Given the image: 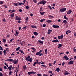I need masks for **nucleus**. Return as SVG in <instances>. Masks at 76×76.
Segmentation results:
<instances>
[{"instance_id":"nucleus-12","label":"nucleus","mask_w":76,"mask_h":76,"mask_svg":"<svg viewBox=\"0 0 76 76\" xmlns=\"http://www.w3.org/2000/svg\"><path fill=\"white\" fill-rule=\"evenodd\" d=\"M26 1V0H23V3H19L18 2V4H23V5H25V2Z\"/></svg>"},{"instance_id":"nucleus-23","label":"nucleus","mask_w":76,"mask_h":76,"mask_svg":"<svg viewBox=\"0 0 76 76\" xmlns=\"http://www.w3.org/2000/svg\"><path fill=\"white\" fill-rule=\"evenodd\" d=\"M58 45L59 46L58 47H57V48H61V47H62V45L61 44H59Z\"/></svg>"},{"instance_id":"nucleus-51","label":"nucleus","mask_w":76,"mask_h":76,"mask_svg":"<svg viewBox=\"0 0 76 76\" xmlns=\"http://www.w3.org/2000/svg\"><path fill=\"white\" fill-rule=\"evenodd\" d=\"M73 51H74V52H76V49H74V48H73Z\"/></svg>"},{"instance_id":"nucleus-63","label":"nucleus","mask_w":76,"mask_h":76,"mask_svg":"<svg viewBox=\"0 0 76 76\" xmlns=\"http://www.w3.org/2000/svg\"><path fill=\"white\" fill-rule=\"evenodd\" d=\"M43 76H48V75L44 74V75H43Z\"/></svg>"},{"instance_id":"nucleus-16","label":"nucleus","mask_w":76,"mask_h":76,"mask_svg":"<svg viewBox=\"0 0 76 76\" xmlns=\"http://www.w3.org/2000/svg\"><path fill=\"white\" fill-rule=\"evenodd\" d=\"M72 12V11L71 10H69L67 12V15H69L70 14V13Z\"/></svg>"},{"instance_id":"nucleus-28","label":"nucleus","mask_w":76,"mask_h":76,"mask_svg":"<svg viewBox=\"0 0 76 76\" xmlns=\"http://www.w3.org/2000/svg\"><path fill=\"white\" fill-rule=\"evenodd\" d=\"M64 19H65L66 20H68V19L67 18L66 16H65H65H64Z\"/></svg>"},{"instance_id":"nucleus-50","label":"nucleus","mask_w":76,"mask_h":76,"mask_svg":"<svg viewBox=\"0 0 76 76\" xmlns=\"http://www.w3.org/2000/svg\"><path fill=\"white\" fill-rule=\"evenodd\" d=\"M3 4V2L2 1H0V4Z\"/></svg>"},{"instance_id":"nucleus-30","label":"nucleus","mask_w":76,"mask_h":76,"mask_svg":"<svg viewBox=\"0 0 76 76\" xmlns=\"http://www.w3.org/2000/svg\"><path fill=\"white\" fill-rule=\"evenodd\" d=\"M30 27H31L32 28H36V26H30Z\"/></svg>"},{"instance_id":"nucleus-9","label":"nucleus","mask_w":76,"mask_h":76,"mask_svg":"<svg viewBox=\"0 0 76 76\" xmlns=\"http://www.w3.org/2000/svg\"><path fill=\"white\" fill-rule=\"evenodd\" d=\"M52 27L54 28H59V26H58L53 25H52Z\"/></svg>"},{"instance_id":"nucleus-21","label":"nucleus","mask_w":76,"mask_h":76,"mask_svg":"<svg viewBox=\"0 0 76 76\" xmlns=\"http://www.w3.org/2000/svg\"><path fill=\"white\" fill-rule=\"evenodd\" d=\"M60 70L59 69V68H57V69H55V71H56L57 72H59V70Z\"/></svg>"},{"instance_id":"nucleus-55","label":"nucleus","mask_w":76,"mask_h":76,"mask_svg":"<svg viewBox=\"0 0 76 76\" xmlns=\"http://www.w3.org/2000/svg\"><path fill=\"white\" fill-rule=\"evenodd\" d=\"M9 75H11L12 74V71L9 72Z\"/></svg>"},{"instance_id":"nucleus-52","label":"nucleus","mask_w":76,"mask_h":76,"mask_svg":"<svg viewBox=\"0 0 76 76\" xmlns=\"http://www.w3.org/2000/svg\"><path fill=\"white\" fill-rule=\"evenodd\" d=\"M37 76H42L40 74H37Z\"/></svg>"},{"instance_id":"nucleus-49","label":"nucleus","mask_w":76,"mask_h":76,"mask_svg":"<svg viewBox=\"0 0 76 76\" xmlns=\"http://www.w3.org/2000/svg\"><path fill=\"white\" fill-rule=\"evenodd\" d=\"M2 21H3L4 22H6V19H5V18L4 19L2 20Z\"/></svg>"},{"instance_id":"nucleus-3","label":"nucleus","mask_w":76,"mask_h":76,"mask_svg":"<svg viewBox=\"0 0 76 76\" xmlns=\"http://www.w3.org/2000/svg\"><path fill=\"white\" fill-rule=\"evenodd\" d=\"M41 52H42V50H40L39 52L36 53V56H43V53H41Z\"/></svg>"},{"instance_id":"nucleus-15","label":"nucleus","mask_w":76,"mask_h":76,"mask_svg":"<svg viewBox=\"0 0 76 76\" xmlns=\"http://www.w3.org/2000/svg\"><path fill=\"white\" fill-rule=\"evenodd\" d=\"M12 62H13L14 64H16L18 62V61H12Z\"/></svg>"},{"instance_id":"nucleus-35","label":"nucleus","mask_w":76,"mask_h":76,"mask_svg":"<svg viewBox=\"0 0 76 76\" xmlns=\"http://www.w3.org/2000/svg\"><path fill=\"white\" fill-rule=\"evenodd\" d=\"M3 42H4V43H6V39H3Z\"/></svg>"},{"instance_id":"nucleus-42","label":"nucleus","mask_w":76,"mask_h":76,"mask_svg":"<svg viewBox=\"0 0 76 76\" xmlns=\"http://www.w3.org/2000/svg\"><path fill=\"white\" fill-rule=\"evenodd\" d=\"M41 66L44 67L45 68H46V66H45V65H42Z\"/></svg>"},{"instance_id":"nucleus-18","label":"nucleus","mask_w":76,"mask_h":76,"mask_svg":"<svg viewBox=\"0 0 76 76\" xmlns=\"http://www.w3.org/2000/svg\"><path fill=\"white\" fill-rule=\"evenodd\" d=\"M71 31H70V30H68L67 31H66V34L68 35V34L67 33H71Z\"/></svg>"},{"instance_id":"nucleus-34","label":"nucleus","mask_w":76,"mask_h":76,"mask_svg":"<svg viewBox=\"0 0 76 76\" xmlns=\"http://www.w3.org/2000/svg\"><path fill=\"white\" fill-rule=\"evenodd\" d=\"M6 50H4V55H5L6 54Z\"/></svg>"},{"instance_id":"nucleus-37","label":"nucleus","mask_w":76,"mask_h":76,"mask_svg":"<svg viewBox=\"0 0 76 76\" xmlns=\"http://www.w3.org/2000/svg\"><path fill=\"white\" fill-rule=\"evenodd\" d=\"M20 48V47H18V48H17L16 49V51H18V50H19V48Z\"/></svg>"},{"instance_id":"nucleus-24","label":"nucleus","mask_w":76,"mask_h":76,"mask_svg":"<svg viewBox=\"0 0 76 76\" xmlns=\"http://www.w3.org/2000/svg\"><path fill=\"white\" fill-rule=\"evenodd\" d=\"M23 68L24 70H26L27 69V67L25 65L24 66H23Z\"/></svg>"},{"instance_id":"nucleus-33","label":"nucleus","mask_w":76,"mask_h":76,"mask_svg":"<svg viewBox=\"0 0 76 76\" xmlns=\"http://www.w3.org/2000/svg\"><path fill=\"white\" fill-rule=\"evenodd\" d=\"M46 22H47L48 23H51V21L50 20H48Z\"/></svg>"},{"instance_id":"nucleus-60","label":"nucleus","mask_w":76,"mask_h":76,"mask_svg":"<svg viewBox=\"0 0 76 76\" xmlns=\"http://www.w3.org/2000/svg\"><path fill=\"white\" fill-rule=\"evenodd\" d=\"M49 73H52V72L51 71H49Z\"/></svg>"},{"instance_id":"nucleus-45","label":"nucleus","mask_w":76,"mask_h":76,"mask_svg":"<svg viewBox=\"0 0 76 76\" xmlns=\"http://www.w3.org/2000/svg\"><path fill=\"white\" fill-rule=\"evenodd\" d=\"M23 28L24 29H27V26H24V27H23Z\"/></svg>"},{"instance_id":"nucleus-6","label":"nucleus","mask_w":76,"mask_h":76,"mask_svg":"<svg viewBox=\"0 0 76 76\" xmlns=\"http://www.w3.org/2000/svg\"><path fill=\"white\" fill-rule=\"evenodd\" d=\"M35 73H36V72L33 71L28 72V75H30L31 74H35Z\"/></svg>"},{"instance_id":"nucleus-64","label":"nucleus","mask_w":76,"mask_h":76,"mask_svg":"<svg viewBox=\"0 0 76 76\" xmlns=\"http://www.w3.org/2000/svg\"><path fill=\"white\" fill-rule=\"evenodd\" d=\"M49 66H51V63H49Z\"/></svg>"},{"instance_id":"nucleus-7","label":"nucleus","mask_w":76,"mask_h":76,"mask_svg":"<svg viewBox=\"0 0 76 76\" xmlns=\"http://www.w3.org/2000/svg\"><path fill=\"white\" fill-rule=\"evenodd\" d=\"M6 61H9V62H12V61H17L16 60V59L15 60H13L12 59H7V60H6Z\"/></svg>"},{"instance_id":"nucleus-41","label":"nucleus","mask_w":76,"mask_h":76,"mask_svg":"<svg viewBox=\"0 0 76 76\" xmlns=\"http://www.w3.org/2000/svg\"><path fill=\"white\" fill-rule=\"evenodd\" d=\"M30 7H28V6H25V8H26V9L27 10H28V8H29Z\"/></svg>"},{"instance_id":"nucleus-10","label":"nucleus","mask_w":76,"mask_h":76,"mask_svg":"<svg viewBox=\"0 0 76 76\" xmlns=\"http://www.w3.org/2000/svg\"><path fill=\"white\" fill-rule=\"evenodd\" d=\"M12 66L10 65V66L8 67L7 68V69H8L9 70V71H12Z\"/></svg>"},{"instance_id":"nucleus-27","label":"nucleus","mask_w":76,"mask_h":76,"mask_svg":"<svg viewBox=\"0 0 76 76\" xmlns=\"http://www.w3.org/2000/svg\"><path fill=\"white\" fill-rule=\"evenodd\" d=\"M14 14V13H12V14L11 15H10V17H11V18H13Z\"/></svg>"},{"instance_id":"nucleus-13","label":"nucleus","mask_w":76,"mask_h":76,"mask_svg":"<svg viewBox=\"0 0 76 76\" xmlns=\"http://www.w3.org/2000/svg\"><path fill=\"white\" fill-rule=\"evenodd\" d=\"M52 42L53 43H57L59 42V41L57 39H56L52 41Z\"/></svg>"},{"instance_id":"nucleus-1","label":"nucleus","mask_w":76,"mask_h":76,"mask_svg":"<svg viewBox=\"0 0 76 76\" xmlns=\"http://www.w3.org/2000/svg\"><path fill=\"white\" fill-rule=\"evenodd\" d=\"M30 58V56H28V57L25 58V60L31 62L32 61H33V58Z\"/></svg>"},{"instance_id":"nucleus-26","label":"nucleus","mask_w":76,"mask_h":76,"mask_svg":"<svg viewBox=\"0 0 76 76\" xmlns=\"http://www.w3.org/2000/svg\"><path fill=\"white\" fill-rule=\"evenodd\" d=\"M69 74H70V73H69L68 72H65V73H64V75H69Z\"/></svg>"},{"instance_id":"nucleus-61","label":"nucleus","mask_w":76,"mask_h":76,"mask_svg":"<svg viewBox=\"0 0 76 76\" xmlns=\"http://www.w3.org/2000/svg\"><path fill=\"white\" fill-rule=\"evenodd\" d=\"M40 64H45V63L42 62L41 63H40Z\"/></svg>"},{"instance_id":"nucleus-11","label":"nucleus","mask_w":76,"mask_h":76,"mask_svg":"<svg viewBox=\"0 0 76 76\" xmlns=\"http://www.w3.org/2000/svg\"><path fill=\"white\" fill-rule=\"evenodd\" d=\"M48 32H47V34H50L51 32L52 31V30H50V29H49L48 30Z\"/></svg>"},{"instance_id":"nucleus-59","label":"nucleus","mask_w":76,"mask_h":76,"mask_svg":"<svg viewBox=\"0 0 76 76\" xmlns=\"http://www.w3.org/2000/svg\"><path fill=\"white\" fill-rule=\"evenodd\" d=\"M20 45H21V46H23V43L22 42H21V43H20Z\"/></svg>"},{"instance_id":"nucleus-44","label":"nucleus","mask_w":76,"mask_h":76,"mask_svg":"<svg viewBox=\"0 0 76 76\" xmlns=\"http://www.w3.org/2000/svg\"><path fill=\"white\" fill-rule=\"evenodd\" d=\"M65 63L64 62H62V66H63L64 65H65Z\"/></svg>"},{"instance_id":"nucleus-47","label":"nucleus","mask_w":76,"mask_h":76,"mask_svg":"<svg viewBox=\"0 0 76 76\" xmlns=\"http://www.w3.org/2000/svg\"><path fill=\"white\" fill-rule=\"evenodd\" d=\"M12 12H11V13H12L13 12H15V10H12V11H11Z\"/></svg>"},{"instance_id":"nucleus-4","label":"nucleus","mask_w":76,"mask_h":76,"mask_svg":"<svg viewBox=\"0 0 76 76\" xmlns=\"http://www.w3.org/2000/svg\"><path fill=\"white\" fill-rule=\"evenodd\" d=\"M66 8H62L61 9H60V12H65L66 10Z\"/></svg>"},{"instance_id":"nucleus-38","label":"nucleus","mask_w":76,"mask_h":76,"mask_svg":"<svg viewBox=\"0 0 76 76\" xmlns=\"http://www.w3.org/2000/svg\"><path fill=\"white\" fill-rule=\"evenodd\" d=\"M45 54H47V49H45Z\"/></svg>"},{"instance_id":"nucleus-54","label":"nucleus","mask_w":76,"mask_h":76,"mask_svg":"<svg viewBox=\"0 0 76 76\" xmlns=\"http://www.w3.org/2000/svg\"><path fill=\"white\" fill-rule=\"evenodd\" d=\"M4 8H7V6H6V5H4Z\"/></svg>"},{"instance_id":"nucleus-5","label":"nucleus","mask_w":76,"mask_h":76,"mask_svg":"<svg viewBox=\"0 0 76 76\" xmlns=\"http://www.w3.org/2000/svg\"><path fill=\"white\" fill-rule=\"evenodd\" d=\"M15 20L20 21L21 20V18H19L18 16H16L15 17Z\"/></svg>"},{"instance_id":"nucleus-43","label":"nucleus","mask_w":76,"mask_h":76,"mask_svg":"<svg viewBox=\"0 0 76 76\" xmlns=\"http://www.w3.org/2000/svg\"><path fill=\"white\" fill-rule=\"evenodd\" d=\"M14 40V38H12V39H11L10 40V42H12V41L13 40Z\"/></svg>"},{"instance_id":"nucleus-32","label":"nucleus","mask_w":76,"mask_h":76,"mask_svg":"<svg viewBox=\"0 0 76 76\" xmlns=\"http://www.w3.org/2000/svg\"><path fill=\"white\" fill-rule=\"evenodd\" d=\"M13 4L15 5V7H17L18 5V4H17V3H14Z\"/></svg>"},{"instance_id":"nucleus-62","label":"nucleus","mask_w":76,"mask_h":76,"mask_svg":"<svg viewBox=\"0 0 76 76\" xmlns=\"http://www.w3.org/2000/svg\"><path fill=\"white\" fill-rule=\"evenodd\" d=\"M43 27H46V25L45 24H43Z\"/></svg>"},{"instance_id":"nucleus-29","label":"nucleus","mask_w":76,"mask_h":76,"mask_svg":"<svg viewBox=\"0 0 76 76\" xmlns=\"http://www.w3.org/2000/svg\"><path fill=\"white\" fill-rule=\"evenodd\" d=\"M58 37H61V39H62V38H63V36L62 35H61L60 36H58Z\"/></svg>"},{"instance_id":"nucleus-19","label":"nucleus","mask_w":76,"mask_h":76,"mask_svg":"<svg viewBox=\"0 0 76 76\" xmlns=\"http://www.w3.org/2000/svg\"><path fill=\"white\" fill-rule=\"evenodd\" d=\"M48 16L49 18V19H53L54 18V16H51V15H48Z\"/></svg>"},{"instance_id":"nucleus-14","label":"nucleus","mask_w":76,"mask_h":76,"mask_svg":"<svg viewBox=\"0 0 76 76\" xmlns=\"http://www.w3.org/2000/svg\"><path fill=\"white\" fill-rule=\"evenodd\" d=\"M63 58H64L66 60H68L69 58L67 57V56H65L63 57Z\"/></svg>"},{"instance_id":"nucleus-48","label":"nucleus","mask_w":76,"mask_h":76,"mask_svg":"<svg viewBox=\"0 0 76 76\" xmlns=\"http://www.w3.org/2000/svg\"><path fill=\"white\" fill-rule=\"evenodd\" d=\"M28 17H27V18H25V20H26V21H28Z\"/></svg>"},{"instance_id":"nucleus-25","label":"nucleus","mask_w":76,"mask_h":76,"mask_svg":"<svg viewBox=\"0 0 76 76\" xmlns=\"http://www.w3.org/2000/svg\"><path fill=\"white\" fill-rule=\"evenodd\" d=\"M45 13V12H40V14L41 15H43V14H44Z\"/></svg>"},{"instance_id":"nucleus-39","label":"nucleus","mask_w":76,"mask_h":76,"mask_svg":"<svg viewBox=\"0 0 76 76\" xmlns=\"http://www.w3.org/2000/svg\"><path fill=\"white\" fill-rule=\"evenodd\" d=\"M48 8H49V10H51L52 9L51 8V6H48Z\"/></svg>"},{"instance_id":"nucleus-58","label":"nucleus","mask_w":76,"mask_h":76,"mask_svg":"<svg viewBox=\"0 0 76 76\" xmlns=\"http://www.w3.org/2000/svg\"><path fill=\"white\" fill-rule=\"evenodd\" d=\"M22 11V9L19 10V12H21Z\"/></svg>"},{"instance_id":"nucleus-40","label":"nucleus","mask_w":76,"mask_h":76,"mask_svg":"<svg viewBox=\"0 0 76 76\" xmlns=\"http://www.w3.org/2000/svg\"><path fill=\"white\" fill-rule=\"evenodd\" d=\"M31 49L33 50V51H35V48H31Z\"/></svg>"},{"instance_id":"nucleus-46","label":"nucleus","mask_w":76,"mask_h":76,"mask_svg":"<svg viewBox=\"0 0 76 76\" xmlns=\"http://www.w3.org/2000/svg\"><path fill=\"white\" fill-rule=\"evenodd\" d=\"M19 51L20 52V53H24L23 52V51L21 50H19Z\"/></svg>"},{"instance_id":"nucleus-56","label":"nucleus","mask_w":76,"mask_h":76,"mask_svg":"<svg viewBox=\"0 0 76 76\" xmlns=\"http://www.w3.org/2000/svg\"><path fill=\"white\" fill-rule=\"evenodd\" d=\"M42 9H43V8L41 7L40 8V10L39 11V12H41V10Z\"/></svg>"},{"instance_id":"nucleus-8","label":"nucleus","mask_w":76,"mask_h":76,"mask_svg":"<svg viewBox=\"0 0 76 76\" xmlns=\"http://www.w3.org/2000/svg\"><path fill=\"white\" fill-rule=\"evenodd\" d=\"M74 61H69L68 62V64L69 65H71L73 64V62Z\"/></svg>"},{"instance_id":"nucleus-22","label":"nucleus","mask_w":76,"mask_h":76,"mask_svg":"<svg viewBox=\"0 0 76 76\" xmlns=\"http://www.w3.org/2000/svg\"><path fill=\"white\" fill-rule=\"evenodd\" d=\"M33 34H34L35 36H37L38 35V33L36 32H33Z\"/></svg>"},{"instance_id":"nucleus-31","label":"nucleus","mask_w":76,"mask_h":76,"mask_svg":"<svg viewBox=\"0 0 76 76\" xmlns=\"http://www.w3.org/2000/svg\"><path fill=\"white\" fill-rule=\"evenodd\" d=\"M15 32L17 34V36H18V34H19V32H17V30L15 31Z\"/></svg>"},{"instance_id":"nucleus-17","label":"nucleus","mask_w":76,"mask_h":76,"mask_svg":"<svg viewBox=\"0 0 76 76\" xmlns=\"http://www.w3.org/2000/svg\"><path fill=\"white\" fill-rule=\"evenodd\" d=\"M67 23V20H65L63 21H62V23H65V24H66Z\"/></svg>"},{"instance_id":"nucleus-53","label":"nucleus","mask_w":76,"mask_h":76,"mask_svg":"<svg viewBox=\"0 0 76 76\" xmlns=\"http://www.w3.org/2000/svg\"><path fill=\"white\" fill-rule=\"evenodd\" d=\"M33 2L35 3H36L37 2V1L36 0H33Z\"/></svg>"},{"instance_id":"nucleus-2","label":"nucleus","mask_w":76,"mask_h":76,"mask_svg":"<svg viewBox=\"0 0 76 76\" xmlns=\"http://www.w3.org/2000/svg\"><path fill=\"white\" fill-rule=\"evenodd\" d=\"M46 3V1H44V0H42L41 2H39V3H38L37 5H39V4H43V5H45V4Z\"/></svg>"},{"instance_id":"nucleus-36","label":"nucleus","mask_w":76,"mask_h":76,"mask_svg":"<svg viewBox=\"0 0 76 76\" xmlns=\"http://www.w3.org/2000/svg\"><path fill=\"white\" fill-rule=\"evenodd\" d=\"M7 50V52H9V48H6V50Z\"/></svg>"},{"instance_id":"nucleus-57","label":"nucleus","mask_w":76,"mask_h":76,"mask_svg":"<svg viewBox=\"0 0 76 76\" xmlns=\"http://www.w3.org/2000/svg\"><path fill=\"white\" fill-rule=\"evenodd\" d=\"M0 76H3V74H2V73L0 72Z\"/></svg>"},{"instance_id":"nucleus-20","label":"nucleus","mask_w":76,"mask_h":76,"mask_svg":"<svg viewBox=\"0 0 76 76\" xmlns=\"http://www.w3.org/2000/svg\"><path fill=\"white\" fill-rule=\"evenodd\" d=\"M38 42L40 43L41 44H43V41H41V40H38Z\"/></svg>"}]
</instances>
